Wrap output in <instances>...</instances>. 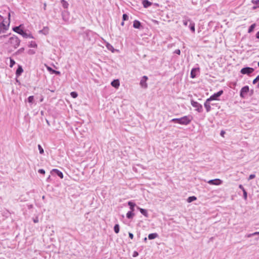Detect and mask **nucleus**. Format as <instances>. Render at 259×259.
<instances>
[{"instance_id": "obj_1", "label": "nucleus", "mask_w": 259, "mask_h": 259, "mask_svg": "<svg viewBox=\"0 0 259 259\" xmlns=\"http://www.w3.org/2000/svg\"><path fill=\"white\" fill-rule=\"evenodd\" d=\"M20 41V40L17 36L13 35L9 38L8 44L10 45V47L16 49L19 46Z\"/></svg>"}, {"instance_id": "obj_2", "label": "nucleus", "mask_w": 259, "mask_h": 259, "mask_svg": "<svg viewBox=\"0 0 259 259\" xmlns=\"http://www.w3.org/2000/svg\"><path fill=\"white\" fill-rule=\"evenodd\" d=\"M21 25L18 26H15L13 28V30L15 32L21 35L24 38H33V37L32 36L31 34L27 33L25 32L23 29H21Z\"/></svg>"}, {"instance_id": "obj_3", "label": "nucleus", "mask_w": 259, "mask_h": 259, "mask_svg": "<svg viewBox=\"0 0 259 259\" xmlns=\"http://www.w3.org/2000/svg\"><path fill=\"white\" fill-rule=\"evenodd\" d=\"M183 24L186 26H188L190 30L195 32V23L190 19H185L183 20Z\"/></svg>"}, {"instance_id": "obj_4", "label": "nucleus", "mask_w": 259, "mask_h": 259, "mask_svg": "<svg viewBox=\"0 0 259 259\" xmlns=\"http://www.w3.org/2000/svg\"><path fill=\"white\" fill-rule=\"evenodd\" d=\"M192 119V117L191 115L184 116L180 118V124L188 125L189 124Z\"/></svg>"}, {"instance_id": "obj_5", "label": "nucleus", "mask_w": 259, "mask_h": 259, "mask_svg": "<svg viewBox=\"0 0 259 259\" xmlns=\"http://www.w3.org/2000/svg\"><path fill=\"white\" fill-rule=\"evenodd\" d=\"M191 104L193 107L196 108V110L198 112L201 113L203 111V107L202 105H201L197 102L194 101V100H192L191 101Z\"/></svg>"}, {"instance_id": "obj_6", "label": "nucleus", "mask_w": 259, "mask_h": 259, "mask_svg": "<svg viewBox=\"0 0 259 259\" xmlns=\"http://www.w3.org/2000/svg\"><path fill=\"white\" fill-rule=\"evenodd\" d=\"M223 94V91L221 90L219 91L218 92L214 93L212 95H211L209 98L207 99H209L210 101H213V100H218L219 97H220L222 94Z\"/></svg>"}, {"instance_id": "obj_7", "label": "nucleus", "mask_w": 259, "mask_h": 259, "mask_svg": "<svg viewBox=\"0 0 259 259\" xmlns=\"http://www.w3.org/2000/svg\"><path fill=\"white\" fill-rule=\"evenodd\" d=\"M254 71V69L253 68L246 67H244L241 69L240 72L242 74H247L249 75L252 73Z\"/></svg>"}, {"instance_id": "obj_8", "label": "nucleus", "mask_w": 259, "mask_h": 259, "mask_svg": "<svg viewBox=\"0 0 259 259\" xmlns=\"http://www.w3.org/2000/svg\"><path fill=\"white\" fill-rule=\"evenodd\" d=\"M249 89L248 86H247V85L244 86V87H243L241 89V90L240 91V96L242 98H245L246 95L249 92Z\"/></svg>"}, {"instance_id": "obj_9", "label": "nucleus", "mask_w": 259, "mask_h": 259, "mask_svg": "<svg viewBox=\"0 0 259 259\" xmlns=\"http://www.w3.org/2000/svg\"><path fill=\"white\" fill-rule=\"evenodd\" d=\"M207 183L212 185H220L222 183V181L219 179L210 180Z\"/></svg>"}, {"instance_id": "obj_10", "label": "nucleus", "mask_w": 259, "mask_h": 259, "mask_svg": "<svg viewBox=\"0 0 259 259\" xmlns=\"http://www.w3.org/2000/svg\"><path fill=\"white\" fill-rule=\"evenodd\" d=\"M210 102L211 101H210L209 100V99H207L205 101L204 104V107H205L207 112H209L211 110L210 105H213V104H210Z\"/></svg>"}, {"instance_id": "obj_11", "label": "nucleus", "mask_w": 259, "mask_h": 259, "mask_svg": "<svg viewBox=\"0 0 259 259\" xmlns=\"http://www.w3.org/2000/svg\"><path fill=\"white\" fill-rule=\"evenodd\" d=\"M9 23L7 25H5L4 23H0V34L5 33L9 28Z\"/></svg>"}, {"instance_id": "obj_12", "label": "nucleus", "mask_w": 259, "mask_h": 259, "mask_svg": "<svg viewBox=\"0 0 259 259\" xmlns=\"http://www.w3.org/2000/svg\"><path fill=\"white\" fill-rule=\"evenodd\" d=\"M148 79V77L147 76H143L141 79L140 81V85L142 88H147V84L146 83V81Z\"/></svg>"}, {"instance_id": "obj_13", "label": "nucleus", "mask_w": 259, "mask_h": 259, "mask_svg": "<svg viewBox=\"0 0 259 259\" xmlns=\"http://www.w3.org/2000/svg\"><path fill=\"white\" fill-rule=\"evenodd\" d=\"M52 173H55V174H56L58 177H59L61 179H63V173L60 171L59 170L57 169H53L52 171H51Z\"/></svg>"}, {"instance_id": "obj_14", "label": "nucleus", "mask_w": 259, "mask_h": 259, "mask_svg": "<svg viewBox=\"0 0 259 259\" xmlns=\"http://www.w3.org/2000/svg\"><path fill=\"white\" fill-rule=\"evenodd\" d=\"M23 72V69L21 65H18V67L16 71V75L17 77L20 76Z\"/></svg>"}, {"instance_id": "obj_15", "label": "nucleus", "mask_w": 259, "mask_h": 259, "mask_svg": "<svg viewBox=\"0 0 259 259\" xmlns=\"http://www.w3.org/2000/svg\"><path fill=\"white\" fill-rule=\"evenodd\" d=\"M199 70V68H194L191 70L190 76L192 78H194L195 77H196V72L197 71H198Z\"/></svg>"}, {"instance_id": "obj_16", "label": "nucleus", "mask_w": 259, "mask_h": 259, "mask_svg": "<svg viewBox=\"0 0 259 259\" xmlns=\"http://www.w3.org/2000/svg\"><path fill=\"white\" fill-rule=\"evenodd\" d=\"M133 27L135 28L140 29L142 27L141 22L138 20H135L133 23Z\"/></svg>"}, {"instance_id": "obj_17", "label": "nucleus", "mask_w": 259, "mask_h": 259, "mask_svg": "<svg viewBox=\"0 0 259 259\" xmlns=\"http://www.w3.org/2000/svg\"><path fill=\"white\" fill-rule=\"evenodd\" d=\"M144 8H147L152 5V3L148 0H143L142 2Z\"/></svg>"}, {"instance_id": "obj_18", "label": "nucleus", "mask_w": 259, "mask_h": 259, "mask_svg": "<svg viewBox=\"0 0 259 259\" xmlns=\"http://www.w3.org/2000/svg\"><path fill=\"white\" fill-rule=\"evenodd\" d=\"M49 28L48 27H44L42 30L39 31V33H41L45 35H47L49 33Z\"/></svg>"}, {"instance_id": "obj_19", "label": "nucleus", "mask_w": 259, "mask_h": 259, "mask_svg": "<svg viewBox=\"0 0 259 259\" xmlns=\"http://www.w3.org/2000/svg\"><path fill=\"white\" fill-rule=\"evenodd\" d=\"M111 84L112 87L117 88L119 86V81L118 79L114 80L111 82Z\"/></svg>"}, {"instance_id": "obj_20", "label": "nucleus", "mask_w": 259, "mask_h": 259, "mask_svg": "<svg viewBox=\"0 0 259 259\" xmlns=\"http://www.w3.org/2000/svg\"><path fill=\"white\" fill-rule=\"evenodd\" d=\"M138 209H139L140 212L143 214L144 215L145 217H147L148 214V212H147V210L145 209H143V208H140L139 207H137Z\"/></svg>"}, {"instance_id": "obj_21", "label": "nucleus", "mask_w": 259, "mask_h": 259, "mask_svg": "<svg viewBox=\"0 0 259 259\" xmlns=\"http://www.w3.org/2000/svg\"><path fill=\"white\" fill-rule=\"evenodd\" d=\"M158 236V235L156 233H151V234H149L148 238L150 240H152V239H154L157 238Z\"/></svg>"}, {"instance_id": "obj_22", "label": "nucleus", "mask_w": 259, "mask_h": 259, "mask_svg": "<svg viewBox=\"0 0 259 259\" xmlns=\"http://www.w3.org/2000/svg\"><path fill=\"white\" fill-rule=\"evenodd\" d=\"M133 211H129L126 213V217L128 219H132L133 218L134 216L135 215V213L133 212Z\"/></svg>"}, {"instance_id": "obj_23", "label": "nucleus", "mask_w": 259, "mask_h": 259, "mask_svg": "<svg viewBox=\"0 0 259 259\" xmlns=\"http://www.w3.org/2000/svg\"><path fill=\"white\" fill-rule=\"evenodd\" d=\"M62 15L63 19L65 21L68 20V12H67V11L63 12Z\"/></svg>"}, {"instance_id": "obj_24", "label": "nucleus", "mask_w": 259, "mask_h": 259, "mask_svg": "<svg viewBox=\"0 0 259 259\" xmlns=\"http://www.w3.org/2000/svg\"><path fill=\"white\" fill-rule=\"evenodd\" d=\"M128 205H129L131 211H134V207L136 206V204L132 201H129L128 202Z\"/></svg>"}, {"instance_id": "obj_25", "label": "nucleus", "mask_w": 259, "mask_h": 259, "mask_svg": "<svg viewBox=\"0 0 259 259\" xmlns=\"http://www.w3.org/2000/svg\"><path fill=\"white\" fill-rule=\"evenodd\" d=\"M61 3L64 9H67L68 8L69 4L65 0H61Z\"/></svg>"}, {"instance_id": "obj_26", "label": "nucleus", "mask_w": 259, "mask_h": 259, "mask_svg": "<svg viewBox=\"0 0 259 259\" xmlns=\"http://www.w3.org/2000/svg\"><path fill=\"white\" fill-rule=\"evenodd\" d=\"M255 26H256L255 23H254V24H252V25H251L250 26V27H249V29L248 30V33L252 32L253 31Z\"/></svg>"}, {"instance_id": "obj_27", "label": "nucleus", "mask_w": 259, "mask_h": 259, "mask_svg": "<svg viewBox=\"0 0 259 259\" xmlns=\"http://www.w3.org/2000/svg\"><path fill=\"white\" fill-rule=\"evenodd\" d=\"M24 48H21L20 49H19L18 50H17V51H16L15 54H14V55H18L20 54H21L22 53L24 52Z\"/></svg>"}, {"instance_id": "obj_28", "label": "nucleus", "mask_w": 259, "mask_h": 259, "mask_svg": "<svg viewBox=\"0 0 259 259\" xmlns=\"http://www.w3.org/2000/svg\"><path fill=\"white\" fill-rule=\"evenodd\" d=\"M114 231L115 233L117 234L119 232V226L118 224H116L114 227Z\"/></svg>"}, {"instance_id": "obj_29", "label": "nucleus", "mask_w": 259, "mask_h": 259, "mask_svg": "<svg viewBox=\"0 0 259 259\" xmlns=\"http://www.w3.org/2000/svg\"><path fill=\"white\" fill-rule=\"evenodd\" d=\"M195 200H196V197L195 196H190L188 197L187 201L190 203Z\"/></svg>"}, {"instance_id": "obj_30", "label": "nucleus", "mask_w": 259, "mask_h": 259, "mask_svg": "<svg viewBox=\"0 0 259 259\" xmlns=\"http://www.w3.org/2000/svg\"><path fill=\"white\" fill-rule=\"evenodd\" d=\"M170 122L180 124V118H173L170 120Z\"/></svg>"}, {"instance_id": "obj_31", "label": "nucleus", "mask_w": 259, "mask_h": 259, "mask_svg": "<svg viewBox=\"0 0 259 259\" xmlns=\"http://www.w3.org/2000/svg\"><path fill=\"white\" fill-rule=\"evenodd\" d=\"M70 95L73 98H75L77 97L78 96V94L76 92H72L71 93H70Z\"/></svg>"}, {"instance_id": "obj_32", "label": "nucleus", "mask_w": 259, "mask_h": 259, "mask_svg": "<svg viewBox=\"0 0 259 259\" xmlns=\"http://www.w3.org/2000/svg\"><path fill=\"white\" fill-rule=\"evenodd\" d=\"M34 100V97L30 96L28 98V102L30 103H32Z\"/></svg>"}, {"instance_id": "obj_33", "label": "nucleus", "mask_w": 259, "mask_h": 259, "mask_svg": "<svg viewBox=\"0 0 259 259\" xmlns=\"http://www.w3.org/2000/svg\"><path fill=\"white\" fill-rule=\"evenodd\" d=\"M15 63H15V61L13 59H11V58H10V67L11 68L13 67V66L15 64Z\"/></svg>"}, {"instance_id": "obj_34", "label": "nucleus", "mask_w": 259, "mask_h": 259, "mask_svg": "<svg viewBox=\"0 0 259 259\" xmlns=\"http://www.w3.org/2000/svg\"><path fill=\"white\" fill-rule=\"evenodd\" d=\"M38 148L40 154H42L44 153V149L40 145H38Z\"/></svg>"}, {"instance_id": "obj_35", "label": "nucleus", "mask_w": 259, "mask_h": 259, "mask_svg": "<svg viewBox=\"0 0 259 259\" xmlns=\"http://www.w3.org/2000/svg\"><path fill=\"white\" fill-rule=\"evenodd\" d=\"M128 19V16L126 14H123L122 15V20L123 21H126Z\"/></svg>"}, {"instance_id": "obj_36", "label": "nucleus", "mask_w": 259, "mask_h": 259, "mask_svg": "<svg viewBox=\"0 0 259 259\" xmlns=\"http://www.w3.org/2000/svg\"><path fill=\"white\" fill-rule=\"evenodd\" d=\"M259 81V75H257L255 79H253L252 81L253 84H255Z\"/></svg>"}, {"instance_id": "obj_37", "label": "nucleus", "mask_w": 259, "mask_h": 259, "mask_svg": "<svg viewBox=\"0 0 259 259\" xmlns=\"http://www.w3.org/2000/svg\"><path fill=\"white\" fill-rule=\"evenodd\" d=\"M51 70H52V73H54L55 74L60 75V74H61L60 72L59 71H57V70H54L53 69H51Z\"/></svg>"}, {"instance_id": "obj_38", "label": "nucleus", "mask_w": 259, "mask_h": 259, "mask_svg": "<svg viewBox=\"0 0 259 259\" xmlns=\"http://www.w3.org/2000/svg\"><path fill=\"white\" fill-rule=\"evenodd\" d=\"M30 47L32 48H36L37 47V45L34 41H31L30 45Z\"/></svg>"}, {"instance_id": "obj_39", "label": "nucleus", "mask_w": 259, "mask_h": 259, "mask_svg": "<svg viewBox=\"0 0 259 259\" xmlns=\"http://www.w3.org/2000/svg\"><path fill=\"white\" fill-rule=\"evenodd\" d=\"M243 198L245 200L247 199V193L245 190H243Z\"/></svg>"}, {"instance_id": "obj_40", "label": "nucleus", "mask_w": 259, "mask_h": 259, "mask_svg": "<svg viewBox=\"0 0 259 259\" xmlns=\"http://www.w3.org/2000/svg\"><path fill=\"white\" fill-rule=\"evenodd\" d=\"M107 48L109 50H111L113 52L112 50H113L114 49H113V47L109 44H107Z\"/></svg>"}, {"instance_id": "obj_41", "label": "nucleus", "mask_w": 259, "mask_h": 259, "mask_svg": "<svg viewBox=\"0 0 259 259\" xmlns=\"http://www.w3.org/2000/svg\"><path fill=\"white\" fill-rule=\"evenodd\" d=\"M255 177V175L254 174H251L250 175L248 178V180H252L253 179H254V178Z\"/></svg>"}, {"instance_id": "obj_42", "label": "nucleus", "mask_w": 259, "mask_h": 259, "mask_svg": "<svg viewBox=\"0 0 259 259\" xmlns=\"http://www.w3.org/2000/svg\"><path fill=\"white\" fill-rule=\"evenodd\" d=\"M38 172L41 174H45V170L44 169H39L38 171Z\"/></svg>"}, {"instance_id": "obj_43", "label": "nucleus", "mask_w": 259, "mask_h": 259, "mask_svg": "<svg viewBox=\"0 0 259 259\" xmlns=\"http://www.w3.org/2000/svg\"><path fill=\"white\" fill-rule=\"evenodd\" d=\"M139 255V253L137 251H135L134 252H133V256L135 257H137V256H138Z\"/></svg>"}, {"instance_id": "obj_44", "label": "nucleus", "mask_w": 259, "mask_h": 259, "mask_svg": "<svg viewBox=\"0 0 259 259\" xmlns=\"http://www.w3.org/2000/svg\"><path fill=\"white\" fill-rule=\"evenodd\" d=\"M174 53H176V54H178V55H180V54H181V51H180V50H179V49H177V50H175V52H174Z\"/></svg>"}, {"instance_id": "obj_45", "label": "nucleus", "mask_w": 259, "mask_h": 259, "mask_svg": "<svg viewBox=\"0 0 259 259\" xmlns=\"http://www.w3.org/2000/svg\"><path fill=\"white\" fill-rule=\"evenodd\" d=\"M128 235H129V237L131 238V239H133L134 238V235L133 233H128Z\"/></svg>"}, {"instance_id": "obj_46", "label": "nucleus", "mask_w": 259, "mask_h": 259, "mask_svg": "<svg viewBox=\"0 0 259 259\" xmlns=\"http://www.w3.org/2000/svg\"><path fill=\"white\" fill-rule=\"evenodd\" d=\"M33 222L34 223H38V218H35V219H33Z\"/></svg>"}, {"instance_id": "obj_47", "label": "nucleus", "mask_w": 259, "mask_h": 259, "mask_svg": "<svg viewBox=\"0 0 259 259\" xmlns=\"http://www.w3.org/2000/svg\"><path fill=\"white\" fill-rule=\"evenodd\" d=\"M239 188L241 189L242 190V191H243V190H245V189L244 188L242 185H239Z\"/></svg>"}, {"instance_id": "obj_48", "label": "nucleus", "mask_w": 259, "mask_h": 259, "mask_svg": "<svg viewBox=\"0 0 259 259\" xmlns=\"http://www.w3.org/2000/svg\"><path fill=\"white\" fill-rule=\"evenodd\" d=\"M225 134V131H222L221 132V134H221V135L222 136H223V137Z\"/></svg>"}, {"instance_id": "obj_49", "label": "nucleus", "mask_w": 259, "mask_h": 259, "mask_svg": "<svg viewBox=\"0 0 259 259\" xmlns=\"http://www.w3.org/2000/svg\"><path fill=\"white\" fill-rule=\"evenodd\" d=\"M255 36L256 38L259 39V31L256 33Z\"/></svg>"}, {"instance_id": "obj_50", "label": "nucleus", "mask_w": 259, "mask_h": 259, "mask_svg": "<svg viewBox=\"0 0 259 259\" xmlns=\"http://www.w3.org/2000/svg\"><path fill=\"white\" fill-rule=\"evenodd\" d=\"M252 235H253V236L259 235V232H254V233H252Z\"/></svg>"}, {"instance_id": "obj_51", "label": "nucleus", "mask_w": 259, "mask_h": 259, "mask_svg": "<svg viewBox=\"0 0 259 259\" xmlns=\"http://www.w3.org/2000/svg\"><path fill=\"white\" fill-rule=\"evenodd\" d=\"M253 236L252 233V234H249L247 235V237L249 238Z\"/></svg>"}, {"instance_id": "obj_52", "label": "nucleus", "mask_w": 259, "mask_h": 259, "mask_svg": "<svg viewBox=\"0 0 259 259\" xmlns=\"http://www.w3.org/2000/svg\"><path fill=\"white\" fill-rule=\"evenodd\" d=\"M255 4L259 7V0L255 2Z\"/></svg>"}, {"instance_id": "obj_53", "label": "nucleus", "mask_w": 259, "mask_h": 259, "mask_svg": "<svg viewBox=\"0 0 259 259\" xmlns=\"http://www.w3.org/2000/svg\"><path fill=\"white\" fill-rule=\"evenodd\" d=\"M8 35H2V36H0V38H2L3 37H7Z\"/></svg>"}, {"instance_id": "obj_54", "label": "nucleus", "mask_w": 259, "mask_h": 259, "mask_svg": "<svg viewBox=\"0 0 259 259\" xmlns=\"http://www.w3.org/2000/svg\"><path fill=\"white\" fill-rule=\"evenodd\" d=\"M10 16H11V13L9 12L8 13V17H9V20H10Z\"/></svg>"}, {"instance_id": "obj_55", "label": "nucleus", "mask_w": 259, "mask_h": 259, "mask_svg": "<svg viewBox=\"0 0 259 259\" xmlns=\"http://www.w3.org/2000/svg\"><path fill=\"white\" fill-rule=\"evenodd\" d=\"M51 67H48V70H49L50 71H51L52 72V70H51Z\"/></svg>"}, {"instance_id": "obj_56", "label": "nucleus", "mask_w": 259, "mask_h": 259, "mask_svg": "<svg viewBox=\"0 0 259 259\" xmlns=\"http://www.w3.org/2000/svg\"><path fill=\"white\" fill-rule=\"evenodd\" d=\"M147 238H146V237H145V238H144V241L145 242H146V241H147Z\"/></svg>"}, {"instance_id": "obj_57", "label": "nucleus", "mask_w": 259, "mask_h": 259, "mask_svg": "<svg viewBox=\"0 0 259 259\" xmlns=\"http://www.w3.org/2000/svg\"><path fill=\"white\" fill-rule=\"evenodd\" d=\"M3 17L1 15H0V21L3 19Z\"/></svg>"}, {"instance_id": "obj_58", "label": "nucleus", "mask_w": 259, "mask_h": 259, "mask_svg": "<svg viewBox=\"0 0 259 259\" xmlns=\"http://www.w3.org/2000/svg\"><path fill=\"white\" fill-rule=\"evenodd\" d=\"M46 121H47V124H48L49 125H50V123H49V121H48V120H46Z\"/></svg>"}, {"instance_id": "obj_59", "label": "nucleus", "mask_w": 259, "mask_h": 259, "mask_svg": "<svg viewBox=\"0 0 259 259\" xmlns=\"http://www.w3.org/2000/svg\"><path fill=\"white\" fill-rule=\"evenodd\" d=\"M123 21H123L121 22V25H122V26L124 25V22H123Z\"/></svg>"}, {"instance_id": "obj_60", "label": "nucleus", "mask_w": 259, "mask_h": 259, "mask_svg": "<svg viewBox=\"0 0 259 259\" xmlns=\"http://www.w3.org/2000/svg\"><path fill=\"white\" fill-rule=\"evenodd\" d=\"M12 50L11 49L9 50V52H12Z\"/></svg>"}, {"instance_id": "obj_61", "label": "nucleus", "mask_w": 259, "mask_h": 259, "mask_svg": "<svg viewBox=\"0 0 259 259\" xmlns=\"http://www.w3.org/2000/svg\"><path fill=\"white\" fill-rule=\"evenodd\" d=\"M46 7V5L45 4L44 7L45 8Z\"/></svg>"}, {"instance_id": "obj_62", "label": "nucleus", "mask_w": 259, "mask_h": 259, "mask_svg": "<svg viewBox=\"0 0 259 259\" xmlns=\"http://www.w3.org/2000/svg\"><path fill=\"white\" fill-rule=\"evenodd\" d=\"M258 64V67H259V62H258V64Z\"/></svg>"}]
</instances>
